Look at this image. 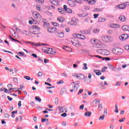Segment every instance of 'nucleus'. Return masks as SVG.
Listing matches in <instances>:
<instances>
[{
  "mask_svg": "<svg viewBox=\"0 0 129 129\" xmlns=\"http://www.w3.org/2000/svg\"><path fill=\"white\" fill-rule=\"evenodd\" d=\"M63 8H64V10H65L66 12H67V13H69V14L72 13V10L69 8H67V6L64 5Z\"/></svg>",
  "mask_w": 129,
  "mask_h": 129,
  "instance_id": "obj_13",
  "label": "nucleus"
},
{
  "mask_svg": "<svg viewBox=\"0 0 129 129\" xmlns=\"http://www.w3.org/2000/svg\"><path fill=\"white\" fill-rule=\"evenodd\" d=\"M3 51L4 52H6V53H10V54H13V53L11 51L6 50L5 49H3Z\"/></svg>",
  "mask_w": 129,
  "mask_h": 129,
  "instance_id": "obj_55",
  "label": "nucleus"
},
{
  "mask_svg": "<svg viewBox=\"0 0 129 129\" xmlns=\"http://www.w3.org/2000/svg\"><path fill=\"white\" fill-rule=\"evenodd\" d=\"M112 33H113V31L111 30H109L107 31V33L108 34H112Z\"/></svg>",
  "mask_w": 129,
  "mask_h": 129,
  "instance_id": "obj_57",
  "label": "nucleus"
},
{
  "mask_svg": "<svg viewBox=\"0 0 129 129\" xmlns=\"http://www.w3.org/2000/svg\"><path fill=\"white\" fill-rule=\"evenodd\" d=\"M24 78L26 79L27 80H31V78L29 76H24Z\"/></svg>",
  "mask_w": 129,
  "mask_h": 129,
  "instance_id": "obj_52",
  "label": "nucleus"
},
{
  "mask_svg": "<svg viewBox=\"0 0 129 129\" xmlns=\"http://www.w3.org/2000/svg\"><path fill=\"white\" fill-rule=\"evenodd\" d=\"M109 27L110 28H112V29H118L120 26L116 24H110L109 25Z\"/></svg>",
  "mask_w": 129,
  "mask_h": 129,
  "instance_id": "obj_9",
  "label": "nucleus"
},
{
  "mask_svg": "<svg viewBox=\"0 0 129 129\" xmlns=\"http://www.w3.org/2000/svg\"><path fill=\"white\" fill-rule=\"evenodd\" d=\"M35 100L36 101H38L39 102H41L42 101V99H41L39 96L35 97Z\"/></svg>",
  "mask_w": 129,
  "mask_h": 129,
  "instance_id": "obj_34",
  "label": "nucleus"
},
{
  "mask_svg": "<svg viewBox=\"0 0 129 129\" xmlns=\"http://www.w3.org/2000/svg\"><path fill=\"white\" fill-rule=\"evenodd\" d=\"M112 51L116 55H121L123 53V49L119 47H115L112 49Z\"/></svg>",
  "mask_w": 129,
  "mask_h": 129,
  "instance_id": "obj_2",
  "label": "nucleus"
},
{
  "mask_svg": "<svg viewBox=\"0 0 129 129\" xmlns=\"http://www.w3.org/2000/svg\"><path fill=\"white\" fill-rule=\"evenodd\" d=\"M38 76H39V77H42V76H43V73L39 72L38 73Z\"/></svg>",
  "mask_w": 129,
  "mask_h": 129,
  "instance_id": "obj_50",
  "label": "nucleus"
},
{
  "mask_svg": "<svg viewBox=\"0 0 129 129\" xmlns=\"http://www.w3.org/2000/svg\"><path fill=\"white\" fill-rule=\"evenodd\" d=\"M58 11L60 14L64 15L65 14V11H64L63 9L60 8H58Z\"/></svg>",
  "mask_w": 129,
  "mask_h": 129,
  "instance_id": "obj_27",
  "label": "nucleus"
},
{
  "mask_svg": "<svg viewBox=\"0 0 129 129\" xmlns=\"http://www.w3.org/2000/svg\"><path fill=\"white\" fill-rule=\"evenodd\" d=\"M102 51L103 49H98L96 50L97 52L99 54H102Z\"/></svg>",
  "mask_w": 129,
  "mask_h": 129,
  "instance_id": "obj_37",
  "label": "nucleus"
},
{
  "mask_svg": "<svg viewBox=\"0 0 129 129\" xmlns=\"http://www.w3.org/2000/svg\"><path fill=\"white\" fill-rule=\"evenodd\" d=\"M114 127V125L112 124H111L110 125V129H113Z\"/></svg>",
  "mask_w": 129,
  "mask_h": 129,
  "instance_id": "obj_63",
  "label": "nucleus"
},
{
  "mask_svg": "<svg viewBox=\"0 0 129 129\" xmlns=\"http://www.w3.org/2000/svg\"><path fill=\"white\" fill-rule=\"evenodd\" d=\"M120 40H122V41H124V40H127L128 39V35L125 34H122L119 37Z\"/></svg>",
  "mask_w": 129,
  "mask_h": 129,
  "instance_id": "obj_7",
  "label": "nucleus"
},
{
  "mask_svg": "<svg viewBox=\"0 0 129 129\" xmlns=\"http://www.w3.org/2000/svg\"><path fill=\"white\" fill-rule=\"evenodd\" d=\"M30 44H31V45H32V46H41V43H36L34 42H31Z\"/></svg>",
  "mask_w": 129,
  "mask_h": 129,
  "instance_id": "obj_29",
  "label": "nucleus"
},
{
  "mask_svg": "<svg viewBox=\"0 0 129 129\" xmlns=\"http://www.w3.org/2000/svg\"><path fill=\"white\" fill-rule=\"evenodd\" d=\"M96 0H89L88 3L90 5H94Z\"/></svg>",
  "mask_w": 129,
  "mask_h": 129,
  "instance_id": "obj_28",
  "label": "nucleus"
},
{
  "mask_svg": "<svg viewBox=\"0 0 129 129\" xmlns=\"http://www.w3.org/2000/svg\"><path fill=\"white\" fill-rule=\"evenodd\" d=\"M43 51L44 52V53H47V54H51V55H56V53H57V51H56V49H54L51 48H48V47H44L43 48Z\"/></svg>",
  "mask_w": 129,
  "mask_h": 129,
  "instance_id": "obj_1",
  "label": "nucleus"
},
{
  "mask_svg": "<svg viewBox=\"0 0 129 129\" xmlns=\"http://www.w3.org/2000/svg\"><path fill=\"white\" fill-rule=\"evenodd\" d=\"M87 16H88V14L83 13L82 14H79L78 15L79 17H86Z\"/></svg>",
  "mask_w": 129,
  "mask_h": 129,
  "instance_id": "obj_35",
  "label": "nucleus"
},
{
  "mask_svg": "<svg viewBox=\"0 0 129 129\" xmlns=\"http://www.w3.org/2000/svg\"><path fill=\"white\" fill-rule=\"evenodd\" d=\"M61 75L62 76H63L64 77H67L68 76V75L67 74H65V73H62Z\"/></svg>",
  "mask_w": 129,
  "mask_h": 129,
  "instance_id": "obj_62",
  "label": "nucleus"
},
{
  "mask_svg": "<svg viewBox=\"0 0 129 129\" xmlns=\"http://www.w3.org/2000/svg\"><path fill=\"white\" fill-rule=\"evenodd\" d=\"M44 62L45 64H47V63H48V62H49V59H47L46 58L44 59Z\"/></svg>",
  "mask_w": 129,
  "mask_h": 129,
  "instance_id": "obj_59",
  "label": "nucleus"
},
{
  "mask_svg": "<svg viewBox=\"0 0 129 129\" xmlns=\"http://www.w3.org/2000/svg\"><path fill=\"white\" fill-rule=\"evenodd\" d=\"M100 31V29H99V28H94L93 30V32L94 34H97L98 33H99Z\"/></svg>",
  "mask_w": 129,
  "mask_h": 129,
  "instance_id": "obj_21",
  "label": "nucleus"
},
{
  "mask_svg": "<svg viewBox=\"0 0 129 129\" xmlns=\"http://www.w3.org/2000/svg\"><path fill=\"white\" fill-rule=\"evenodd\" d=\"M64 83V81H59L57 82V84H63Z\"/></svg>",
  "mask_w": 129,
  "mask_h": 129,
  "instance_id": "obj_60",
  "label": "nucleus"
},
{
  "mask_svg": "<svg viewBox=\"0 0 129 129\" xmlns=\"http://www.w3.org/2000/svg\"><path fill=\"white\" fill-rule=\"evenodd\" d=\"M94 72L96 74V75H98V76H99V75H101V73L100 72V71L94 70Z\"/></svg>",
  "mask_w": 129,
  "mask_h": 129,
  "instance_id": "obj_22",
  "label": "nucleus"
},
{
  "mask_svg": "<svg viewBox=\"0 0 129 129\" xmlns=\"http://www.w3.org/2000/svg\"><path fill=\"white\" fill-rule=\"evenodd\" d=\"M9 38H10L11 39V40H12L13 42H17L18 43H21V41L14 39V38H13L12 36H9Z\"/></svg>",
  "mask_w": 129,
  "mask_h": 129,
  "instance_id": "obj_25",
  "label": "nucleus"
},
{
  "mask_svg": "<svg viewBox=\"0 0 129 129\" xmlns=\"http://www.w3.org/2000/svg\"><path fill=\"white\" fill-rule=\"evenodd\" d=\"M33 17H38V16H40V14L37 12H34L32 13Z\"/></svg>",
  "mask_w": 129,
  "mask_h": 129,
  "instance_id": "obj_26",
  "label": "nucleus"
},
{
  "mask_svg": "<svg viewBox=\"0 0 129 129\" xmlns=\"http://www.w3.org/2000/svg\"><path fill=\"white\" fill-rule=\"evenodd\" d=\"M47 32H48V33H54V32H57V28L55 27H53V28H47Z\"/></svg>",
  "mask_w": 129,
  "mask_h": 129,
  "instance_id": "obj_8",
  "label": "nucleus"
},
{
  "mask_svg": "<svg viewBox=\"0 0 129 129\" xmlns=\"http://www.w3.org/2000/svg\"><path fill=\"white\" fill-rule=\"evenodd\" d=\"M102 60H105L106 61H109L110 60V58L109 57H103Z\"/></svg>",
  "mask_w": 129,
  "mask_h": 129,
  "instance_id": "obj_43",
  "label": "nucleus"
},
{
  "mask_svg": "<svg viewBox=\"0 0 129 129\" xmlns=\"http://www.w3.org/2000/svg\"><path fill=\"white\" fill-rule=\"evenodd\" d=\"M80 86H79V83H76V85H75L72 90H70L71 92H73V91H78V89H79V87Z\"/></svg>",
  "mask_w": 129,
  "mask_h": 129,
  "instance_id": "obj_6",
  "label": "nucleus"
},
{
  "mask_svg": "<svg viewBox=\"0 0 129 129\" xmlns=\"http://www.w3.org/2000/svg\"><path fill=\"white\" fill-rule=\"evenodd\" d=\"M57 20L58 22H60V23H63V22L65 21V18L63 17H59L57 18Z\"/></svg>",
  "mask_w": 129,
  "mask_h": 129,
  "instance_id": "obj_16",
  "label": "nucleus"
},
{
  "mask_svg": "<svg viewBox=\"0 0 129 129\" xmlns=\"http://www.w3.org/2000/svg\"><path fill=\"white\" fill-rule=\"evenodd\" d=\"M52 24L54 26V27H59V24L56 23V22H52Z\"/></svg>",
  "mask_w": 129,
  "mask_h": 129,
  "instance_id": "obj_41",
  "label": "nucleus"
},
{
  "mask_svg": "<svg viewBox=\"0 0 129 129\" xmlns=\"http://www.w3.org/2000/svg\"><path fill=\"white\" fill-rule=\"evenodd\" d=\"M91 114L92 113L90 111H86V112L84 114L85 116H86L87 117H89L91 116Z\"/></svg>",
  "mask_w": 129,
  "mask_h": 129,
  "instance_id": "obj_17",
  "label": "nucleus"
},
{
  "mask_svg": "<svg viewBox=\"0 0 129 129\" xmlns=\"http://www.w3.org/2000/svg\"><path fill=\"white\" fill-rule=\"evenodd\" d=\"M104 115L100 116V117L99 118V120H104Z\"/></svg>",
  "mask_w": 129,
  "mask_h": 129,
  "instance_id": "obj_44",
  "label": "nucleus"
},
{
  "mask_svg": "<svg viewBox=\"0 0 129 129\" xmlns=\"http://www.w3.org/2000/svg\"><path fill=\"white\" fill-rule=\"evenodd\" d=\"M99 86H100V88L103 89L104 88V86L103 85V82H100Z\"/></svg>",
  "mask_w": 129,
  "mask_h": 129,
  "instance_id": "obj_38",
  "label": "nucleus"
},
{
  "mask_svg": "<svg viewBox=\"0 0 129 129\" xmlns=\"http://www.w3.org/2000/svg\"><path fill=\"white\" fill-rule=\"evenodd\" d=\"M76 3H77L78 4H80L83 2L84 0H74Z\"/></svg>",
  "mask_w": 129,
  "mask_h": 129,
  "instance_id": "obj_48",
  "label": "nucleus"
},
{
  "mask_svg": "<svg viewBox=\"0 0 129 129\" xmlns=\"http://www.w3.org/2000/svg\"><path fill=\"white\" fill-rule=\"evenodd\" d=\"M75 45L76 47H78V46L80 47V46H81V43H80V42H79L78 41L75 40Z\"/></svg>",
  "mask_w": 129,
  "mask_h": 129,
  "instance_id": "obj_24",
  "label": "nucleus"
},
{
  "mask_svg": "<svg viewBox=\"0 0 129 129\" xmlns=\"http://www.w3.org/2000/svg\"><path fill=\"white\" fill-rule=\"evenodd\" d=\"M77 78H78V79H84V75H82V74H78Z\"/></svg>",
  "mask_w": 129,
  "mask_h": 129,
  "instance_id": "obj_19",
  "label": "nucleus"
},
{
  "mask_svg": "<svg viewBox=\"0 0 129 129\" xmlns=\"http://www.w3.org/2000/svg\"><path fill=\"white\" fill-rule=\"evenodd\" d=\"M76 36H80V37H81V39H82V40L85 39V36H84L82 34H76Z\"/></svg>",
  "mask_w": 129,
  "mask_h": 129,
  "instance_id": "obj_36",
  "label": "nucleus"
},
{
  "mask_svg": "<svg viewBox=\"0 0 129 129\" xmlns=\"http://www.w3.org/2000/svg\"><path fill=\"white\" fill-rule=\"evenodd\" d=\"M91 43L93 44L94 45H96V39L93 38L91 40Z\"/></svg>",
  "mask_w": 129,
  "mask_h": 129,
  "instance_id": "obj_32",
  "label": "nucleus"
},
{
  "mask_svg": "<svg viewBox=\"0 0 129 129\" xmlns=\"http://www.w3.org/2000/svg\"><path fill=\"white\" fill-rule=\"evenodd\" d=\"M80 108L82 110H83L84 109V104H82L80 106Z\"/></svg>",
  "mask_w": 129,
  "mask_h": 129,
  "instance_id": "obj_58",
  "label": "nucleus"
},
{
  "mask_svg": "<svg viewBox=\"0 0 129 129\" xmlns=\"http://www.w3.org/2000/svg\"><path fill=\"white\" fill-rule=\"evenodd\" d=\"M78 75V74H76V73H74L73 74V76L74 77H77V76Z\"/></svg>",
  "mask_w": 129,
  "mask_h": 129,
  "instance_id": "obj_64",
  "label": "nucleus"
},
{
  "mask_svg": "<svg viewBox=\"0 0 129 129\" xmlns=\"http://www.w3.org/2000/svg\"><path fill=\"white\" fill-rule=\"evenodd\" d=\"M20 86V88H17V90H16V91H21L23 87H24V86L23 85H21Z\"/></svg>",
  "mask_w": 129,
  "mask_h": 129,
  "instance_id": "obj_42",
  "label": "nucleus"
},
{
  "mask_svg": "<svg viewBox=\"0 0 129 129\" xmlns=\"http://www.w3.org/2000/svg\"><path fill=\"white\" fill-rule=\"evenodd\" d=\"M93 102H94L95 104H97V103H100V100H98L97 99H95Z\"/></svg>",
  "mask_w": 129,
  "mask_h": 129,
  "instance_id": "obj_40",
  "label": "nucleus"
},
{
  "mask_svg": "<svg viewBox=\"0 0 129 129\" xmlns=\"http://www.w3.org/2000/svg\"><path fill=\"white\" fill-rule=\"evenodd\" d=\"M85 33L87 35H88V34H90V33H91V31H90V30H89V29H88V30H86L85 31Z\"/></svg>",
  "mask_w": 129,
  "mask_h": 129,
  "instance_id": "obj_39",
  "label": "nucleus"
},
{
  "mask_svg": "<svg viewBox=\"0 0 129 129\" xmlns=\"http://www.w3.org/2000/svg\"><path fill=\"white\" fill-rule=\"evenodd\" d=\"M19 54L20 55H21V56H22V57H25V53L24 52H19Z\"/></svg>",
  "mask_w": 129,
  "mask_h": 129,
  "instance_id": "obj_56",
  "label": "nucleus"
},
{
  "mask_svg": "<svg viewBox=\"0 0 129 129\" xmlns=\"http://www.w3.org/2000/svg\"><path fill=\"white\" fill-rule=\"evenodd\" d=\"M118 19L121 22H125L126 21V17H119Z\"/></svg>",
  "mask_w": 129,
  "mask_h": 129,
  "instance_id": "obj_20",
  "label": "nucleus"
},
{
  "mask_svg": "<svg viewBox=\"0 0 129 129\" xmlns=\"http://www.w3.org/2000/svg\"><path fill=\"white\" fill-rule=\"evenodd\" d=\"M102 45L100 44H96V48H101Z\"/></svg>",
  "mask_w": 129,
  "mask_h": 129,
  "instance_id": "obj_46",
  "label": "nucleus"
},
{
  "mask_svg": "<svg viewBox=\"0 0 129 129\" xmlns=\"http://www.w3.org/2000/svg\"><path fill=\"white\" fill-rule=\"evenodd\" d=\"M121 84V83L120 82H118L116 83L115 86H120Z\"/></svg>",
  "mask_w": 129,
  "mask_h": 129,
  "instance_id": "obj_51",
  "label": "nucleus"
},
{
  "mask_svg": "<svg viewBox=\"0 0 129 129\" xmlns=\"http://www.w3.org/2000/svg\"><path fill=\"white\" fill-rule=\"evenodd\" d=\"M4 117H5V118H9V117H10V115H9V114L6 113L4 114Z\"/></svg>",
  "mask_w": 129,
  "mask_h": 129,
  "instance_id": "obj_47",
  "label": "nucleus"
},
{
  "mask_svg": "<svg viewBox=\"0 0 129 129\" xmlns=\"http://www.w3.org/2000/svg\"><path fill=\"white\" fill-rule=\"evenodd\" d=\"M43 26L44 27V28H48L49 26V23L46 22V23H44Z\"/></svg>",
  "mask_w": 129,
  "mask_h": 129,
  "instance_id": "obj_45",
  "label": "nucleus"
},
{
  "mask_svg": "<svg viewBox=\"0 0 129 129\" xmlns=\"http://www.w3.org/2000/svg\"><path fill=\"white\" fill-rule=\"evenodd\" d=\"M83 69L84 70H87V69H88V68H87V64L85 63H83Z\"/></svg>",
  "mask_w": 129,
  "mask_h": 129,
  "instance_id": "obj_33",
  "label": "nucleus"
},
{
  "mask_svg": "<svg viewBox=\"0 0 129 129\" xmlns=\"http://www.w3.org/2000/svg\"><path fill=\"white\" fill-rule=\"evenodd\" d=\"M50 2L51 4H52L54 6H59L60 5V2L58 0H50Z\"/></svg>",
  "mask_w": 129,
  "mask_h": 129,
  "instance_id": "obj_11",
  "label": "nucleus"
},
{
  "mask_svg": "<svg viewBox=\"0 0 129 129\" xmlns=\"http://www.w3.org/2000/svg\"><path fill=\"white\" fill-rule=\"evenodd\" d=\"M109 54V51L106 49H103L102 51V55H108Z\"/></svg>",
  "mask_w": 129,
  "mask_h": 129,
  "instance_id": "obj_18",
  "label": "nucleus"
},
{
  "mask_svg": "<svg viewBox=\"0 0 129 129\" xmlns=\"http://www.w3.org/2000/svg\"><path fill=\"white\" fill-rule=\"evenodd\" d=\"M106 21V19L103 17H100L98 18V23H101V22H105Z\"/></svg>",
  "mask_w": 129,
  "mask_h": 129,
  "instance_id": "obj_14",
  "label": "nucleus"
},
{
  "mask_svg": "<svg viewBox=\"0 0 129 129\" xmlns=\"http://www.w3.org/2000/svg\"><path fill=\"white\" fill-rule=\"evenodd\" d=\"M98 109H99V110H101V109H102V104H98Z\"/></svg>",
  "mask_w": 129,
  "mask_h": 129,
  "instance_id": "obj_49",
  "label": "nucleus"
},
{
  "mask_svg": "<svg viewBox=\"0 0 129 129\" xmlns=\"http://www.w3.org/2000/svg\"><path fill=\"white\" fill-rule=\"evenodd\" d=\"M102 41L105 43H109L111 38L108 36L103 35L101 37Z\"/></svg>",
  "mask_w": 129,
  "mask_h": 129,
  "instance_id": "obj_5",
  "label": "nucleus"
},
{
  "mask_svg": "<svg viewBox=\"0 0 129 129\" xmlns=\"http://www.w3.org/2000/svg\"><path fill=\"white\" fill-rule=\"evenodd\" d=\"M124 120H125V118L123 117L121 118L120 120H119V122H122Z\"/></svg>",
  "mask_w": 129,
  "mask_h": 129,
  "instance_id": "obj_54",
  "label": "nucleus"
},
{
  "mask_svg": "<svg viewBox=\"0 0 129 129\" xmlns=\"http://www.w3.org/2000/svg\"><path fill=\"white\" fill-rule=\"evenodd\" d=\"M55 35L56 37H58V38L64 37V33L63 32H56Z\"/></svg>",
  "mask_w": 129,
  "mask_h": 129,
  "instance_id": "obj_12",
  "label": "nucleus"
},
{
  "mask_svg": "<svg viewBox=\"0 0 129 129\" xmlns=\"http://www.w3.org/2000/svg\"><path fill=\"white\" fill-rule=\"evenodd\" d=\"M62 49L66 50V51H68L69 52H72V48L68 46H63Z\"/></svg>",
  "mask_w": 129,
  "mask_h": 129,
  "instance_id": "obj_15",
  "label": "nucleus"
},
{
  "mask_svg": "<svg viewBox=\"0 0 129 129\" xmlns=\"http://www.w3.org/2000/svg\"><path fill=\"white\" fill-rule=\"evenodd\" d=\"M82 92H83V89L79 90V93H78V95H79V94H80L81 93H82Z\"/></svg>",
  "mask_w": 129,
  "mask_h": 129,
  "instance_id": "obj_61",
  "label": "nucleus"
},
{
  "mask_svg": "<svg viewBox=\"0 0 129 129\" xmlns=\"http://www.w3.org/2000/svg\"><path fill=\"white\" fill-rule=\"evenodd\" d=\"M126 4L129 5V2H125V3L118 5L115 8L118 10H124L126 8Z\"/></svg>",
  "mask_w": 129,
  "mask_h": 129,
  "instance_id": "obj_4",
  "label": "nucleus"
},
{
  "mask_svg": "<svg viewBox=\"0 0 129 129\" xmlns=\"http://www.w3.org/2000/svg\"><path fill=\"white\" fill-rule=\"evenodd\" d=\"M115 112L118 113V106H117V104H115Z\"/></svg>",
  "mask_w": 129,
  "mask_h": 129,
  "instance_id": "obj_31",
  "label": "nucleus"
},
{
  "mask_svg": "<svg viewBox=\"0 0 129 129\" xmlns=\"http://www.w3.org/2000/svg\"><path fill=\"white\" fill-rule=\"evenodd\" d=\"M58 109L60 111V112H67V110L66 109V107L63 106H58Z\"/></svg>",
  "mask_w": 129,
  "mask_h": 129,
  "instance_id": "obj_10",
  "label": "nucleus"
},
{
  "mask_svg": "<svg viewBox=\"0 0 129 129\" xmlns=\"http://www.w3.org/2000/svg\"><path fill=\"white\" fill-rule=\"evenodd\" d=\"M32 33L34 34V35H39L40 34V27L39 26H37V25H33L32 28Z\"/></svg>",
  "mask_w": 129,
  "mask_h": 129,
  "instance_id": "obj_3",
  "label": "nucleus"
},
{
  "mask_svg": "<svg viewBox=\"0 0 129 129\" xmlns=\"http://www.w3.org/2000/svg\"><path fill=\"white\" fill-rule=\"evenodd\" d=\"M122 29L123 31H127V29H128V25H123L122 27Z\"/></svg>",
  "mask_w": 129,
  "mask_h": 129,
  "instance_id": "obj_23",
  "label": "nucleus"
},
{
  "mask_svg": "<svg viewBox=\"0 0 129 129\" xmlns=\"http://www.w3.org/2000/svg\"><path fill=\"white\" fill-rule=\"evenodd\" d=\"M31 20H29L28 23L30 25H32V24L34 23H36V20H34V19L31 18Z\"/></svg>",
  "mask_w": 129,
  "mask_h": 129,
  "instance_id": "obj_30",
  "label": "nucleus"
},
{
  "mask_svg": "<svg viewBox=\"0 0 129 129\" xmlns=\"http://www.w3.org/2000/svg\"><path fill=\"white\" fill-rule=\"evenodd\" d=\"M61 116H62V117H66V116H67V113H63L61 114Z\"/></svg>",
  "mask_w": 129,
  "mask_h": 129,
  "instance_id": "obj_53",
  "label": "nucleus"
}]
</instances>
